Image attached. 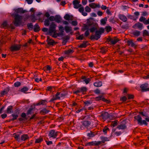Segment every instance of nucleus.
<instances>
[{"instance_id": "obj_1", "label": "nucleus", "mask_w": 149, "mask_h": 149, "mask_svg": "<svg viewBox=\"0 0 149 149\" xmlns=\"http://www.w3.org/2000/svg\"><path fill=\"white\" fill-rule=\"evenodd\" d=\"M87 24H84L82 29V31H84L86 30H89L91 33L95 32V35H91L90 39L91 40H98L100 38L101 35L104 33V29L103 27H100L97 30L98 24L95 22L94 19L93 17H90L87 19Z\"/></svg>"}, {"instance_id": "obj_2", "label": "nucleus", "mask_w": 149, "mask_h": 149, "mask_svg": "<svg viewBox=\"0 0 149 149\" xmlns=\"http://www.w3.org/2000/svg\"><path fill=\"white\" fill-rule=\"evenodd\" d=\"M13 10L14 11V13L11 14V15L14 18V20L13 22V24L16 26H17L21 24L23 19V16L19 15L18 14H23L27 11L24 10L22 8L14 9Z\"/></svg>"}, {"instance_id": "obj_3", "label": "nucleus", "mask_w": 149, "mask_h": 149, "mask_svg": "<svg viewBox=\"0 0 149 149\" xmlns=\"http://www.w3.org/2000/svg\"><path fill=\"white\" fill-rule=\"evenodd\" d=\"M134 118L138 121V124L140 125H142L143 124L146 126L148 125V123L146 120H142V118L140 115L135 116Z\"/></svg>"}, {"instance_id": "obj_4", "label": "nucleus", "mask_w": 149, "mask_h": 149, "mask_svg": "<svg viewBox=\"0 0 149 149\" xmlns=\"http://www.w3.org/2000/svg\"><path fill=\"white\" fill-rule=\"evenodd\" d=\"M81 124L80 125V128L81 130H83V128L88 129L91 124L90 121L86 120L81 121Z\"/></svg>"}, {"instance_id": "obj_5", "label": "nucleus", "mask_w": 149, "mask_h": 149, "mask_svg": "<svg viewBox=\"0 0 149 149\" xmlns=\"http://www.w3.org/2000/svg\"><path fill=\"white\" fill-rule=\"evenodd\" d=\"M56 25L54 22H52L50 25L49 28V33H47V35H49L51 36V34L56 29Z\"/></svg>"}, {"instance_id": "obj_6", "label": "nucleus", "mask_w": 149, "mask_h": 149, "mask_svg": "<svg viewBox=\"0 0 149 149\" xmlns=\"http://www.w3.org/2000/svg\"><path fill=\"white\" fill-rule=\"evenodd\" d=\"M60 133V132H56L55 130H52L49 132L48 136L49 138L52 137L53 139H55L56 137L58 134Z\"/></svg>"}, {"instance_id": "obj_7", "label": "nucleus", "mask_w": 149, "mask_h": 149, "mask_svg": "<svg viewBox=\"0 0 149 149\" xmlns=\"http://www.w3.org/2000/svg\"><path fill=\"white\" fill-rule=\"evenodd\" d=\"M101 144V142L100 141H92L90 142L85 144L86 146H99Z\"/></svg>"}, {"instance_id": "obj_8", "label": "nucleus", "mask_w": 149, "mask_h": 149, "mask_svg": "<svg viewBox=\"0 0 149 149\" xmlns=\"http://www.w3.org/2000/svg\"><path fill=\"white\" fill-rule=\"evenodd\" d=\"M148 84L147 83H145L141 85L140 88L142 92L149 91V87H148Z\"/></svg>"}, {"instance_id": "obj_9", "label": "nucleus", "mask_w": 149, "mask_h": 149, "mask_svg": "<svg viewBox=\"0 0 149 149\" xmlns=\"http://www.w3.org/2000/svg\"><path fill=\"white\" fill-rule=\"evenodd\" d=\"M46 41L47 42V44L49 45L53 46L54 45L57 43V42H55L53 39L50 38L49 36L47 37Z\"/></svg>"}, {"instance_id": "obj_10", "label": "nucleus", "mask_w": 149, "mask_h": 149, "mask_svg": "<svg viewBox=\"0 0 149 149\" xmlns=\"http://www.w3.org/2000/svg\"><path fill=\"white\" fill-rule=\"evenodd\" d=\"M118 38H115L114 39L111 38H108L107 41L108 42H110V44L112 45H115L119 41Z\"/></svg>"}, {"instance_id": "obj_11", "label": "nucleus", "mask_w": 149, "mask_h": 149, "mask_svg": "<svg viewBox=\"0 0 149 149\" xmlns=\"http://www.w3.org/2000/svg\"><path fill=\"white\" fill-rule=\"evenodd\" d=\"M21 46L20 45H16L12 46L10 47V50L12 51H18L20 50Z\"/></svg>"}, {"instance_id": "obj_12", "label": "nucleus", "mask_w": 149, "mask_h": 149, "mask_svg": "<svg viewBox=\"0 0 149 149\" xmlns=\"http://www.w3.org/2000/svg\"><path fill=\"white\" fill-rule=\"evenodd\" d=\"M81 79L83 80V82H84L85 83L87 84L89 83L91 80V78H87L85 76H82L81 77Z\"/></svg>"}, {"instance_id": "obj_13", "label": "nucleus", "mask_w": 149, "mask_h": 149, "mask_svg": "<svg viewBox=\"0 0 149 149\" xmlns=\"http://www.w3.org/2000/svg\"><path fill=\"white\" fill-rule=\"evenodd\" d=\"M60 97H61L60 96L59 92H57L55 94V97L53 96L49 102H52L55 100L60 99Z\"/></svg>"}, {"instance_id": "obj_14", "label": "nucleus", "mask_w": 149, "mask_h": 149, "mask_svg": "<svg viewBox=\"0 0 149 149\" xmlns=\"http://www.w3.org/2000/svg\"><path fill=\"white\" fill-rule=\"evenodd\" d=\"M143 24L139 22H138L134 24L132 26L134 29L138 28L141 30L142 29Z\"/></svg>"}, {"instance_id": "obj_15", "label": "nucleus", "mask_w": 149, "mask_h": 149, "mask_svg": "<svg viewBox=\"0 0 149 149\" xmlns=\"http://www.w3.org/2000/svg\"><path fill=\"white\" fill-rule=\"evenodd\" d=\"M109 114L107 112H102L100 116L103 119L105 120L108 118Z\"/></svg>"}, {"instance_id": "obj_16", "label": "nucleus", "mask_w": 149, "mask_h": 149, "mask_svg": "<svg viewBox=\"0 0 149 149\" xmlns=\"http://www.w3.org/2000/svg\"><path fill=\"white\" fill-rule=\"evenodd\" d=\"M97 134V133L95 132H93L91 131H90L89 132L87 133V136L88 137V138L90 139L94 137Z\"/></svg>"}, {"instance_id": "obj_17", "label": "nucleus", "mask_w": 149, "mask_h": 149, "mask_svg": "<svg viewBox=\"0 0 149 149\" xmlns=\"http://www.w3.org/2000/svg\"><path fill=\"white\" fill-rule=\"evenodd\" d=\"M21 116L22 118H18V120L20 122H22L27 119V118L26 117V114L25 113H22L21 115Z\"/></svg>"}, {"instance_id": "obj_18", "label": "nucleus", "mask_w": 149, "mask_h": 149, "mask_svg": "<svg viewBox=\"0 0 149 149\" xmlns=\"http://www.w3.org/2000/svg\"><path fill=\"white\" fill-rule=\"evenodd\" d=\"M10 90V88L8 87L4 89L1 92V97H3L4 95L7 94Z\"/></svg>"}, {"instance_id": "obj_19", "label": "nucleus", "mask_w": 149, "mask_h": 149, "mask_svg": "<svg viewBox=\"0 0 149 149\" xmlns=\"http://www.w3.org/2000/svg\"><path fill=\"white\" fill-rule=\"evenodd\" d=\"M117 128L119 130H125L127 129V126L126 123H122L118 125Z\"/></svg>"}, {"instance_id": "obj_20", "label": "nucleus", "mask_w": 149, "mask_h": 149, "mask_svg": "<svg viewBox=\"0 0 149 149\" xmlns=\"http://www.w3.org/2000/svg\"><path fill=\"white\" fill-rule=\"evenodd\" d=\"M29 137L28 135L26 134H24L22 135L21 136L20 140L22 141H25L29 139Z\"/></svg>"}, {"instance_id": "obj_21", "label": "nucleus", "mask_w": 149, "mask_h": 149, "mask_svg": "<svg viewBox=\"0 0 149 149\" xmlns=\"http://www.w3.org/2000/svg\"><path fill=\"white\" fill-rule=\"evenodd\" d=\"M80 90V93H82L83 95H85L86 94L87 91V88L85 86H83L81 88H79Z\"/></svg>"}, {"instance_id": "obj_22", "label": "nucleus", "mask_w": 149, "mask_h": 149, "mask_svg": "<svg viewBox=\"0 0 149 149\" xmlns=\"http://www.w3.org/2000/svg\"><path fill=\"white\" fill-rule=\"evenodd\" d=\"M119 18L123 22H125L127 21V19L126 17L124 15L120 14L119 16Z\"/></svg>"}, {"instance_id": "obj_23", "label": "nucleus", "mask_w": 149, "mask_h": 149, "mask_svg": "<svg viewBox=\"0 0 149 149\" xmlns=\"http://www.w3.org/2000/svg\"><path fill=\"white\" fill-rule=\"evenodd\" d=\"M50 111L47 110L46 108H44L41 110L40 111V113L42 115H44L48 113Z\"/></svg>"}, {"instance_id": "obj_24", "label": "nucleus", "mask_w": 149, "mask_h": 149, "mask_svg": "<svg viewBox=\"0 0 149 149\" xmlns=\"http://www.w3.org/2000/svg\"><path fill=\"white\" fill-rule=\"evenodd\" d=\"M61 97H65L68 95V93L65 90H63L60 92H59Z\"/></svg>"}, {"instance_id": "obj_25", "label": "nucleus", "mask_w": 149, "mask_h": 149, "mask_svg": "<svg viewBox=\"0 0 149 149\" xmlns=\"http://www.w3.org/2000/svg\"><path fill=\"white\" fill-rule=\"evenodd\" d=\"M33 31L36 32H38L40 30V28L38 23L35 24L34 26Z\"/></svg>"}, {"instance_id": "obj_26", "label": "nucleus", "mask_w": 149, "mask_h": 149, "mask_svg": "<svg viewBox=\"0 0 149 149\" xmlns=\"http://www.w3.org/2000/svg\"><path fill=\"white\" fill-rule=\"evenodd\" d=\"M62 18L59 15H56L55 16L54 21L56 22L59 23H60L61 21Z\"/></svg>"}, {"instance_id": "obj_27", "label": "nucleus", "mask_w": 149, "mask_h": 149, "mask_svg": "<svg viewBox=\"0 0 149 149\" xmlns=\"http://www.w3.org/2000/svg\"><path fill=\"white\" fill-rule=\"evenodd\" d=\"M88 42L87 41H84L82 44L78 46V47L79 48H85L87 46V43Z\"/></svg>"}, {"instance_id": "obj_28", "label": "nucleus", "mask_w": 149, "mask_h": 149, "mask_svg": "<svg viewBox=\"0 0 149 149\" xmlns=\"http://www.w3.org/2000/svg\"><path fill=\"white\" fill-rule=\"evenodd\" d=\"M100 139L102 140L101 141L103 143H105V141H109V139L108 137L101 136L100 137Z\"/></svg>"}, {"instance_id": "obj_29", "label": "nucleus", "mask_w": 149, "mask_h": 149, "mask_svg": "<svg viewBox=\"0 0 149 149\" xmlns=\"http://www.w3.org/2000/svg\"><path fill=\"white\" fill-rule=\"evenodd\" d=\"M47 103L46 100H40V101L36 104L37 105H46Z\"/></svg>"}, {"instance_id": "obj_30", "label": "nucleus", "mask_w": 149, "mask_h": 149, "mask_svg": "<svg viewBox=\"0 0 149 149\" xmlns=\"http://www.w3.org/2000/svg\"><path fill=\"white\" fill-rule=\"evenodd\" d=\"M93 85L95 87H100L102 85V81H98L94 82Z\"/></svg>"}, {"instance_id": "obj_31", "label": "nucleus", "mask_w": 149, "mask_h": 149, "mask_svg": "<svg viewBox=\"0 0 149 149\" xmlns=\"http://www.w3.org/2000/svg\"><path fill=\"white\" fill-rule=\"evenodd\" d=\"M11 116L13 117V118H12L10 119L8 122H10L11 121H13L14 120H16L17 118L18 117V115L17 114H12L11 115Z\"/></svg>"}, {"instance_id": "obj_32", "label": "nucleus", "mask_w": 149, "mask_h": 149, "mask_svg": "<svg viewBox=\"0 0 149 149\" xmlns=\"http://www.w3.org/2000/svg\"><path fill=\"white\" fill-rule=\"evenodd\" d=\"M13 107L12 106H8L6 110V113H11L13 112Z\"/></svg>"}, {"instance_id": "obj_33", "label": "nucleus", "mask_w": 149, "mask_h": 149, "mask_svg": "<svg viewBox=\"0 0 149 149\" xmlns=\"http://www.w3.org/2000/svg\"><path fill=\"white\" fill-rule=\"evenodd\" d=\"M127 43L129 46L131 45L132 47H136V45L134 43L132 40H128L127 41Z\"/></svg>"}, {"instance_id": "obj_34", "label": "nucleus", "mask_w": 149, "mask_h": 149, "mask_svg": "<svg viewBox=\"0 0 149 149\" xmlns=\"http://www.w3.org/2000/svg\"><path fill=\"white\" fill-rule=\"evenodd\" d=\"M74 52V51L73 49H69L68 50L65 51L64 53L65 54L69 55L72 54Z\"/></svg>"}, {"instance_id": "obj_35", "label": "nucleus", "mask_w": 149, "mask_h": 149, "mask_svg": "<svg viewBox=\"0 0 149 149\" xmlns=\"http://www.w3.org/2000/svg\"><path fill=\"white\" fill-rule=\"evenodd\" d=\"M34 108L32 107H31L27 111L26 114L27 115H31L32 113H33V111Z\"/></svg>"}, {"instance_id": "obj_36", "label": "nucleus", "mask_w": 149, "mask_h": 149, "mask_svg": "<svg viewBox=\"0 0 149 149\" xmlns=\"http://www.w3.org/2000/svg\"><path fill=\"white\" fill-rule=\"evenodd\" d=\"M13 137L17 141H19L20 140V134H17L16 133H14L13 134Z\"/></svg>"}, {"instance_id": "obj_37", "label": "nucleus", "mask_w": 149, "mask_h": 149, "mask_svg": "<svg viewBox=\"0 0 149 149\" xmlns=\"http://www.w3.org/2000/svg\"><path fill=\"white\" fill-rule=\"evenodd\" d=\"M64 18L65 19L67 20H71L72 19V16L70 18V16L69 14H66L64 17Z\"/></svg>"}, {"instance_id": "obj_38", "label": "nucleus", "mask_w": 149, "mask_h": 149, "mask_svg": "<svg viewBox=\"0 0 149 149\" xmlns=\"http://www.w3.org/2000/svg\"><path fill=\"white\" fill-rule=\"evenodd\" d=\"M28 29L30 30H32L33 28V25L32 23H28L27 24Z\"/></svg>"}, {"instance_id": "obj_39", "label": "nucleus", "mask_w": 149, "mask_h": 149, "mask_svg": "<svg viewBox=\"0 0 149 149\" xmlns=\"http://www.w3.org/2000/svg\"><path fill=\"white\" fill-rule=\"evenodd\" d=\"M29 90L27 86H25L21 89L20 91L24 93H26V92Z\"/></svg>"}, {"instance_id": "obj_40", "label": "nucleus", "mask_w": 149, "mask_h": 149, "mask_svg": "<svg viewBox=\"0 0 149 149\" xmlns=\"http://www.w3.org/2000/svg\"><path fill=\"white\" fill-rule=\"evenodd\" d=\"M104 29L105 30L106 32L107 33L112 31V30L111 27L110 26H106L104 28Z\"/></svg>"}, {"instance_id": "obj_41", "label": "nucleus", "mask_w": 149, "mask_h": 149, "mask_svg": "<svg viewBox=\"0 0 149 149\" xmlns=\"http://www.w3.org/2000/svg\"><path fill=\"white\" fill-rule=\"evenodd\" d=\"M42 141H43V138L41 137H40L39 138L36 140L35 143H41Z\"/></svg>"}, {"instance_id": "obj_42", "label": "nucleus", "mask_w": 149, "mask_h": 149, "mask_svg": "<svg viewBox=\"0 0 149 149\" xmlns=\"http://www.w3.org/2000/svg\"><path fill=\"white\" fill-rule=\"evenodd\" d=\"M107 20V17H105L104 18L102 19L101 20V23L103 25H104L106 24V22Z\"/></svg>"}, {"instance_id": "obj_43", "label": "nucleus", "mask_w": 149, "mask_h": 149, "mask_svg": "<svg viewBox=\"0 0 149 149\" xmlns=\"http://www.w3.org/2000/svg\"><path fill=\"white\" fill-rule=\"evenodd\" d=\"M65 29L67 33L69 32L72 31L71 27H69L67 26H66L65 27Z\"/></svg>"}, {"instance_id": "obj_44", "label": "nucleus", "mask_w": 149, "mask_h": 149, "mask_svg": "<svg viewBox=\"0 0 149 149\" xmlns=\"http://www.w3.org/2000/svg\"><path fill=\"white\" fill-rule=\"evenodd\" d=\"M80 93V90L79 88H77V90L73 91V93L76 95H79V93Z\"/></svg>"}, {"instance_id": "obj_45", "label": "nucleus", "mask_w": 149, "mask_h": 149, "mask_svg": "<svg viewBox=\"0 0 149 149\" xmlns=\"http://www.w3.org/2000/svg\"><path fill=\"white\" fill-rule=\"evenodd\" d=\"M31 20L33 22H35L36 19L35 16L34 14L31 15L30 16Z\"/></svg>"}, {"instance_id": "obj_46", "label": "nucleus", "mask_w": 149, "mask_h": 149, "mask_svg": "<svg viewBox=\"0 0 149 149\" xmlns=\"http://www.w3.org/2000/svg\"><path fill=\"white\" fill-rule=\"evenodd\" d=\"M92 103V102L90 100L86 101L84 102V104H85V106H89L90 104Z\"/></svg>"}, {"instance_id": "obj_47", "label": "nucleus", "mask_w": 149, "mask_h": 149, "mask_svg": "<svg viewBox=\"0 0 149 149\" xmlns=\"http://www.w3.org/2000/svg\"><path fill=\"white\" fill-rule=\"evenodd\" d=\"M132 34L135 36H138L140 35V32L139 31H136L133 32Z\"/></svg>"}, {"instance_id": "obj_48", "label": "nucleus", "mask_w": 149, "mask_h": 149, "mask_svg": "<svg viewBox=\"0 0 149 149\" xmlns=\"http://www.w3.org/2000/svg\"><path fill=\"white\" fill-rule=\"evenodd\" d=\"M45 70L50 71L52 69V67L49 65H47L44 68Z\"/></svg>"}, {"instance_id": "obj_49", "label": "nucleus", "mask_w": 149, "mask_h": 149, "mask_svg": "<svg viewBox=\"0 0 149 149\" xmlns=\"http://www.w3.org/2000/svg\"><path fill=\"white\" fill-rule=\"evenodd\" d=\"M50 24L49 20V19H45L44 21V25L45 26H49Z\"/></svg>"}, {"instance_id": "obj_50", "label": "nucleus", "mask_w": 149, "mask_h": 149, "mask_svg": "<svg viewBox=\"0 0 149 149\" xmlns=\"http://www.w3.org/2000/svg\"><path fill=\"white\" fill-rule=\"evenodd\" d=\"M109 130V129L107 126H105L102 130L103 132L104 133V134H107V131Z\"/></svg>"}, {"instance_id": "obj_51", "label": "nucleus", "mask_w": 149, "mask_h": 149, "mask_svg": "<svg viewBox=\"0 0 149 149\" xmlns=\"http://www.w3.org/2000/svg\"><path fill=\"white\" fill-rule=\"evenodd\" d=\"M118 124V120H115L113 121H112L111 124V126L112 127H113L117 125Z\"/></svg>"}, {"instance_id": "obj_52", "label": "nucleus", "mask_w": 149, "mask_h": 149, "mask_svg": "<svg viewBox=\"0 0 149 149\" xmlns=\"http://www.w3.org/2000/svg\"><path fill=\"white\" fill-rule=\"evenodd\" d=\"M143 36L144 37L145 36H149V33L146 30H145L143 31Z\"/></svg>"}, {"instance_id": "obj_53", "label": "nucleus", "mask_w": 149, "mask_h": 149, "mask_svg": "<svg viewBox=\"0 0 149 149\" xmlns=\"http://www.w3.org/2000/svg\"><path fill=\"white\" fill-rule=\"evenodd\" d=\"M7 23L6 21L4 22L1 25V28H3L6 27L7 25Z\"/></svg>"}, {"instance_id": "obj_54", "label": "nucleus", "mask_w": 149, "mask_h": 149, "mask_svg": "<svg viewBox=\"0 0 149 149\" xmlns=\"http://www.w3.org/2000/svg\"><path fill=\"white\" fill-rule=\"evenodd\" d=\"M139 113L143 116H144L146 117H148V114L145 112H143L142 111H140Z\"/></svg>"}, {"instance_id": "obj_55", "label": "nucleus", "mask_w": 149, "mask_h": 149, "mask_svg": "<svg viewBox=\"0 0 149 149\" xmlns=\"http://www.w3.org/2000/svg\"><path fill=\"white\" fill-rule=\"evenodd\" d=\"M127 17L128 18L131 19H133L134 20H135L136 19V18H135V17L134 16L131 15H128Z\"/></svg>"}, {"instance_id": "obj_56", "label": "nucleus", "mask_w": 149, "mask_h": 149, "mask_svg": "<svg viewBox=\"0 0 149 149\" xmlns=\"http://www.w3.org/2000/svg\"><path fill=\"white\" fill-rule=\"evenodd\" d=\"M101 100L104 102L107 103H109L110 101L109 100H108L107 99H105L104 97H102Z\"/></svg>"}, {"instance_id": "obj_57", "label": "nucleus", "mask_w": 149, "mask_h": 149, "mask_svg": "<svg viewBox=\"0 0 149 149\" xmlns=\"http://www.w3.org/2000/svg\"><path fill=\"white\" fill-rule=\"evenodd\" d=\"M21 85V83L19 81H17L14 84V86L15 87H18Z\"/></svg>"}, {"instance_id": "obj_58", "label": "nucleus", "mask_w": 149, "mask_h": 149, "mask_svg": "<svg viewBox=\"0 0 149 149\" xmlns=\"http://www.w3.org/2000/svg\"><path fill=\"white\" fill-rule=\"evenodd\" d=\"M85 9V11L87 12H90L91 11V8L87 6H86Z\"/></svg>"}, {"instance_id": "obj_59", "label": "nucleus", "mask_w": 149, "mask_h": 149, "mask_svg": "<svg viewBox=\"0 0 149 149\" xmlns=\"http://www.w3.org/2000/svg\"><path fill=\"white\" fill-rule=\"evenodd\" d=\"M96 4L94 3H91L89 4V6L92 8H96Z\"/></svg>"}, {"instance_id": "obj_60", "label": "nucleus", "mask_w": 149, "mask_h": 149, "mask_svg": "<svg viewBox=\"0 0 149 149\" xmlns=\"http://www.w3.org/2000/svg\"><path fill=\"white\" fill-rule=\"evenodd\" d=\"M146 18L143 16H141L139 18V20L141 22H143L144 23L146 21Z\"/></svg>"}, {"instance_id": "obj_61", "label": "nucleus", "mask_w": 149, "mask_h": 149, "mask_svg": "<svg viewBox=\"0 0 149 149\" xmlns=\"http://www.w3.org/2000/svg\"><path fill=\"white\" fill-rule=\"evenodd\" d=\"M84 36L83 34L80 35L79 36L76 38L77 39L79 40H82L83 39Z\"/></svg>"}, {"instance_id": "obj_62", "label": "nucleus", "mask_w": 149, "mask_h": 149, "mask_svg": "<svg viewBox=\"0 0 149 149\" xmlns=\"http://www.w3.org/2000/svg\"><path fill=\"white\" fill-rule=\"evenodd\" d=\"M127 97L128 99H132L134 98V96L133 95L128 94Z\"/></svg>"}, {"instance_id": "obj_63", "label": "nucleus", "mask_w": 149, "mask_h": 149, "mask_svg": "<svg viewBox=\"0 0 149 149\" xmlns=\"http://www.w3.org/2000/svg\"><path fill=\"white\" fill-rule=\"evenodd\" d=\"M127 100V98L125 96H124L122 97L120 99V100L123 102H125Z\"/></svg>"}, {"instance_id": "obj_64", "label": "nucleus", "mask_w": 149, "mask_h": 149, "mask_svg": "<svg viewBox=\"0 0 149 149\" xmlns=\"http://www.w3.org/2000/svg\"><path fill=\"white\" fill-rule=\"evenodd\" d=\"M72 24L74 26H76L77 25L78 23L76 21H72L71 22Z\"/></svg>"}]
</instances>
